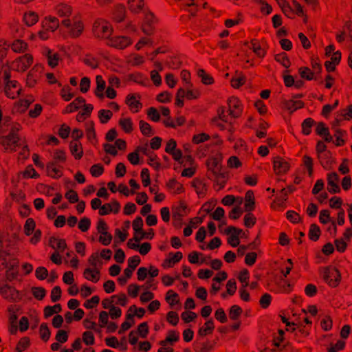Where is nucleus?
<instances>
[{"label": "nucleus", "mask_w": 352, "mask_h": 352, "mask_svg": "<svg viewBox=\"0 0 352 352\" xmlns=\"http://www.w3.org/2000/svg\"><path fill=\"white\" fill-rule=\"evenodd\" d=\"M299 74L302 78L308 80H312L314 77V73L308 67H300L299 69Z\"/></svg>", "instance_id": "nucleus-57"}, {"label": "nucleus", "mask_w": 352, "mask_h": 352, "mask_svg": "<svg viewBox=\"0 0 352 352\" xmlns=\"http://www.w3.org/2000/svg\"><path fill=\"white\" fill-rule=\"evenodd\" d=\"M20 129V124L14 123L12 125L8 135L0 138V143L4 146L6 150L14 151L15 148L19 146V138L16 133Z\"/></svg>", "instance_id": "nucleus-1"}, {"label": "nucleus", "mask_w": 352, "mask_h": 352, "mask_svg": "<svg viewBox=\"0 0 352 352\" xmlns=\"http://www.w3.org/2000/svg\"><path fill=\"white\" fill-rule=\"evenodd\" d=\"M133 314L129 313L126 315V320L124 322L118 333H123L125 331L128 330L134 324Z\"/></svg>", "instance_id": "nucleus-35"}, {"label": "nucleus", "mask_w": 352, "mask_h": 352, "mask_svg": "<svg viewBox=\"0 0 352 352\" xmlns=\"http://www.w3.org/2000/svg\"><path fill=\"white\" fill-rule=\"evenodd\" d=\"M38 20V14L32 11L25 13L23 16V21L25 24L28 26H32L37 23Z\"/></svg>", "instance_id": "nucleus-31"}, {"label": "nucleus", "mask_w": 352, "mask_h": 352, "mask_svg": "<svg viewBox=\"0 0 352 352\" xmlns=\"http://www.w3.org/2000/svg\"><path fill=\"white\" fill-rule=\"evenodd\" d=\"M109 316L108 312L105 311H102L100 312L98 316L99 325L101 328L105 327L106 325L109 323Z\"/></svg>", "instance_id": "nucleus-50"}, {"label": "nucleus", "mask_w": 352, "mask_h": 352, "mask_svg": "<svg viewBox=\"0 0 352 352\" xmlns=\"http://www.w3.org/2000/svg\"><path fill=\"white\" fill-rule=\"evenodd\" d=\"M338 175L336 173H332L328 175L327 177V190L331 193H337L340 191V188L338 184Z\"/></svg>", "instance_id": "nucleus-15"}, {"label": "nucleus", "mask_w": 352, "mask_h": 352, "mask_svg": "<svg viewBox=\"0 0 352 352\" xmlns=\"http://www.w3.org/2000/svg\"><path fill=\"white\" fill-rule=\"evenodd\" d=\"M182 258V254L180 252H176L175 254H173L171 257L167 259L165 263H166L168 267H171L176 263H178Z\"/></svg>", "instance_id": "nucleus-55"}, {"label": "nucleus", "mask_w": 352, "mask_h": 352, "mask_svg": "<svg viewBox=\"0 0 352 352\" xmlns=\"http://www.w3.org/2000/svg\"><path fill=\"white\" fill-rule=\"evenodd\" d=\"M20 88L18 83L14 80L8 81L5 87L6 95L12 99L16 98L20 94Z\"/></svg>", "instance_id": "nucleus-14"}, {"label": "nucleus", "mask_w": 352, "mask_h": 352, "mask_svg": "<svg viewBox=\"0 0 352 352\" xmlns=\"http://www.w3.org/2000/svg\"><path fill=\"white\" fill-rule=\"evenodd\" d=\"M166 300L170 305H175L179 302L178 294L173 290H168L166 293Z\"/></svg>", "instance_id": "nucleus-44"}, {"label": "nucleus", "mask_w": 352, "mask_h": 352, "mask_svg": "<svg viewBox=\"0 0 352 352\" xmlns=\"http://www.w3.org/2000/svg\"><path fill=\"white\" fill-rule=\"evenodd\" d=\"M42 26L47 30L54 32L59 26V21L55 16H47L42 21Z\"/></svg>", "instance_id": "nucleus-18"}, {"label": "nucleus", "mask_w": 352, "mask_h": 352, "mask_svg": "<svg viewBox=\"0 0 352 352\" xmlns=\"http://www.w3.org/2000/svg\"><path fill=\"white\" fill-rule=\"evenodd\" d=\"M131 43V38L124 36H113L107 41L108 45L120 50L124 49Z\"/></svg>", "instance_id": "nucleus-8"}, {"label": "nucleus", "mask_w": 352, "mask_h": 352, "mask_svg": "<svg viewBox=\"0 0 352 352\" xmlns=\"http://www.w3.org/2000/svg\"><path fill=\"white\" fill-rule=\"evenodd\" d=\"M341 59V53L339 51L334 52L330 60H327L324 63V66L328 72H333L336 65H338Z\"/></svg>", "instance_id": "nucleus-19"}, {"label": "nucleus", "mask_w": 352, "mask_h": 352, "mask_svg": "<svg viewBox=\"0 0 352 352\" xmlns=\"http://www.w3.org/2000/svg\"><path fill=\"white\" fill-rule=\"evenodd\" d=\"M108 314L111 319L115 320V319L119 318L121 316L122 310L119 307L113 305L109 309V312Z\"/></svg>", "instance_id": "nucleus-62"}, {"label": "nucleus", "mask_w": 352, "mask_h": 352, "mask_svg": "<svg viewBox=\"0 0 352 352\" xmlns=\"http://www.w3.org/2000/svg\"><path fill=\"white\" fill-rule=\"evenodd\" d=\"M104 171V168L102 165L100 164H95L92 166L90 168V173L92 176L94 177H99L102 174Z\"/></svg>", "instance_id": "nucleus-63"}, {"label": "nucleus", "mask_w": 352, "mask_h": 352, "mask_svg": "<svg viewBox=\"0 0 352 352\" xmlns=\"http://www.w3.org/2000/svg\"><path fill=\"white\" fill-rule=\"evenodd\" d=\"M70 151L76 159L79 160L82 157L83 151L81 144L79 142L76 140L71 142Z\"/></svg>", "instance_id": "nucleus-26"}, {"label": "nucleus", "mask_w": 352, "mask_h": 352, "mask_svg": "<svg viewBox=\"0 0 352 352\" xmlns=\"http://www.w3.org/2000/svg\"><path fill=\"white\" fill-rule=\"evenodd\" d=\"M289 168V164L283 158L276 157L274 160V170L276 174L285 173Z\"/></svg>", "instance_id": "nucleus-17"}, {"label": "nucleus", "mask_w": 352, "mask_h": 352, "mask_svg": "<svg viewBox=\"0 0 352 352\" xmlns=\"http://www.w3.org/2000/svg\"><path fill=\"white\" fill-rule=\"evenodd\" d=\"M275 59L286 68H288L290 66V61L285 53H281L276 55Z\"/></svg>", "instance_id": "nucleus-49"}, {"label": "nucleus", "mask_w": 352, "mask_h": 352, "mask_svg": "<svg viewBox=\"0 0 352 352\" xmlns=\"http://www.w3.org/2000/svg\"><path fill=\"white\" fill-rule=\"evenodd\" d=\"M39 333L41 338L47 341L50 338V332L47 327V325L45 323H43L40 326L39 329Z\"/></svg>", "instance_id": "nucleus-54"}, {"label": "nucleus", "mask_w": 352, "mask_h": 352, "mask_svg": "<svg viewBox=\"0 0 352 352\" xmlns=\"http://www.w3.org/2000/svg\"><path fill=\"white\" fill-rule=\"evenodd\" d=\"M47 175L54 178L60 177L62 175V171L59 166L54 165L53 163H50L47 166Z\"/></svg>", "instance_id": "nucleus-29"}, {"label": "nucleus", "mask_w": 352, "mask_h": 352, "mask_svg": "<svg viewBox=\"0 0 352 352\" xmlns=\"http://www.w3.org/2000/svg\"><path fill=\"white\" fill-rule=\"evenodd\" d=\"M168 190L174 194H179L184 191L182 184L178 182L175 179H170L166 184Z\"/></svg>", "instance_id": "nucleus-24"}, {"label": "nucleus", "mask_w": 352, "mask_h": 352, "mask_svg": "<svg viewBox=\"0 0 352 352\" xmlns=\"http://www.w3.org/2000/svg\"><path fill=\"white\" fill-rule=\"evenodd\" d=\"M42 67L41 65H35L28 73L26 82L29 87H33L41 76Z\"/></svg>", "instance_id": "nucleus-13"}, {"label": "nucleus", "mask_w": 352, "mask_h": 352, "mask_svg": "<svg viewBox=\"0 0 352 352\" xmlns=\"http://www.w3.org/2000/svg\"><path fill=\"white\" fill-rule=\"evenodd\" d=\"M320 234V228L316 224H311L309 231V239L314 241H316L319 239Z\"/></svg>", "instance_id": "nucleus-38"}, {"label": "nucleus", "mask_w": 352, "mask_h": 352, "mask_svg": "<svg viewBox=\"0 0 352 352\" xmlns=\"http://www.w3.org/2000/svg\"><path fill=\"white\" fill-rule=\"evenodd\" d=\"M304 166L307 168L309 175H313V160L308 155H305L302 158Z\"/></svg>", "instance_id": "nucleus-53"}, {"label": "nucleus", "mask_w": 352, "mask_h": 352, "mask_svg": "<svg viewBox=\"0 0 352 352\" xmlns=\"http://www.w3.org/2000/svg\"><path fill=\"white\" fill-rule=\"evenodd\" d=\"M124 15H125L124 7L122 5H119L116 8V9L113 13V18L114 21H116L117 22H120L124 19Z\"/></svg>", "instance_id": "nucleus-36"}, {"label": "nucleus", "mask_w": 352, "mask_h": 352, "mask_svg": "<svg viewBox=\"0 0 352 352\" xmlns=\"http://www.w3.org/2000/svg\"><path fill=\"white\" fill-rule=\"evenodd\" d=\"M96 89L94 91L98 98H103L104 96V91L106 87V82L102 76L98 75L96 78Z\"/></svg>", "instance_id": "nucleus-22"}, {"label": "nucleus", "mask_w": 352, "mask_h": 352, "mask_svg": "<svg viewBox=\"0 0 352 352\" xmlns=\"http://www.w3.org/2000/svg\"><path fill=\"white\" fill-rule=\"evenodd\" d=\"M192 86H185L186 89V98L188 100L196 99L199 96V91L196 89H191Z\"/></svg>", "instance_id": "nucleus-56"}, {"label": "nucleus", "mask_w": 352, "mask_h": 352, "mask_svg": "<svg viewBox=\"0 0 352 352\" xmlns=\"http://www.w3.org/2000/svg\"><path fill=\"white\" fill-rule=\"evenodd\" d=\"M303 105V102L300 100H289L286 102V108L291 112H294L296 110L302 108Z\"/></svg>", "instance_id": "nucleus-43"}, {"label": "nucleus", "mask_w": 352, "mask_h": 352, "mask_svg": "<svg viewBox=\"0 0 352 352\" xmlns=\"http://www.w3.org/2000/svg\"><path fill=\"white\" fill-rule=\"evenodd\" d=\"M50 245L52 248L56 250V252H63L67 248L65 240L56 237L50 238Z\"/></svg>", "instance_id": "nucleus-21"}, {"label": "nucleus", "mask_w": 352, "mask_h": 352, "mask_svg": "<svg viewBox=\"0 0 352 352\" xmlns=\"http://www.w3.org/2000/svg\"><path fill=\"white\" fill-rule=\"evenodd\" d=\"M253 52L256 54L257 56L263 58L265 55V52L261 46L255 41H252L251 46L250 47Z\"/></svg>", "instance_id": "nucleus-52"}, {"label": "nucleus", "mask_w": 352, "mask_h": 352, "mask_svg": "<svg viewBox=\"0 0 352 352\" xmlns=\"http://www.w3.org/2000/svg\"><path fill=\"white\" fill-rule=\"evenodd\" d=\"M36 227L35 221L32 218H28L24 225V232L27 236L31 235Z\"/></svg>", "instance_id": "nucleus-37"}, {"label": "nucleus", "mask_w": 352, "mask_h": 352, "mask_svg": "<svg viewBox=\"0 0 352 352\" xmlns=\"http://www.w3.org/2000/svg\"><path fill=\"white\" fill-rule=\"evenodd\" d=\"M0 294L8 300L14 301L20 298V295L18 291L14 287L0 283Z\"/></svg>", "instance_id": "nucleus-7"}, {"label": "nucleus", "mask_w": 352, "mask_h": 352, "mask_svg": "<svg viewBox=\"0 0 352 352\" xmlns=\"http://www.w3.org/2000/svg\"><path fill=\"white\" fill-rule=\"evenodd\" d=\"M83 276L87 280L97 283L100 279V271L98 269L87 267L85 270Z\"/></svg>", "instance_id": "nucleus-20"}, {"label": "nucleus", "mask_w": 352, "mask_h": 352, "mask_svg": "<svg viewBox=\"0 0 352 352\" xmlns=\"http://www.w3.org/2000/svg\"><path fill=\"white\" fill-rule=\"evenodd\" d=\"M93 31L96 36L98 38L109 39L112 33L113 29L111 24L103 19H98L95 21Z\"/></svg>", "instance_id": "nucleus-2"}, {"label": "nucleus", "mask_w": 352, "mask_h": 352, "mask_svg": "<svg viewBox=\"0 0 352 352\" xmlns=\"http://www.w3.org/2000/svg\"><path fill=\"white\" fill-rule=\"evenodd\" d=\"M112 299L114 300L113 305L116 306H125L127 304V298L124 294H119L117 295H113Z\"/></svg>", "instance_id": "nucleus-41"}, {"label": "nucleus", "mask_w": 352, "mask_h": 352, "mask_svg": "<svg viewBox=\"0 0 352 352\" xmlns=\"http://www.w3.org/2000/svg\"><path fill=\"white\" fill-rule=\"evenodd\" d=\"M322 273L323 279L329 286L336 287L338 285L340 281V274L335 267H324Z\"/></svg>", "instance_id": "nucleus-3"}, {"label": "nucleus", "mask_w": 352, "mask_h": 352, "mask_svg": "<svg viewBox=\"0 0 352 352\" xmlns=\"http://www.w3.org/2000/svg\"><path fill=\"white\" fill-rule=\"evenodd\" d=\"M113 113L110 110L101 109L98 112V117L102 123H107L112 117Z\"/></svg>", "instance_id": "nucleus-48"}, {"label": "nucleus", "mask_w": 352, "mask_h": 352, "mask_svg": "<svg viewBox=\"0 0 352 352\" xmlns=\"http://www.w3.org/2000/svg\"><path fill=\"white\" fill-rule=\"evenodd\" d=\"M28 43L23 40L16 39L10 45V47L15 53H23L28 49Z\"/></svg>", "instance_id": "nucleus-25"}, {"label": "nucleus", "mask_w": 352, "mask_h": 352, "mask_svg": "<svg viewBox=\"0 0 352 352\" xmlns=\"http://www.w3.org/2000/svg\"><path fill=\"white\" fill-rule=\"evenodd\" d=\"M245 210L250 212L254 208V196L252 190H248L245 196Z\"/></svg>", "instance_id": "nucleus-27"}, {"label": "nucleus", "mask_w": 352, "mask_h": 352, "mask_svg": "<svg viewBox=\"0 0 352 352\" xmlns=\"http://www.w3.org/2000/svg\"><path fill=\"white\" fill-rule=\"evenodd\" d=\"M192 186L195 189L199 196H203L206 191L205 183L199 179H195L192 182Z\"/></svg>", "instance_id": "nucleus-33"}, {"label": "nucleus", "mask_w": 352, "mask_h": 352, "mask_svg": "<svg viewBox=\"0 0 352 352\" xmlns=\"http://www.w3.org/2000/svg\"><path fill=\"white\" fill-rule=\"evenodd\" d=\"M229 115L233 118H239L242 113V107L237 98L232 97L228 101Z\"/></svg>", "instance_id": "nucleus-9"}, {"label": "nucleus", "mask_w": 352, "mask_h": 352, "mask_svg": "<svg viewBox=\"0 0 352 352\" xmlns=\"http://www.w3.org/2000/svg\"><path fill=\"white\" fill-rule=\"evenodd\" d=\"M30 344V340L27 337H24L20 340L16 347L17 352H22L25 350Z\"/></svg>", "instance_id": "nucleus-58"}, {"label": "nucleus", "mask_w": 352, "mask_h": 352, "mask_svg": "<svg viewBox=\"0 0 352 352\" xmlns=\"http://www.w3.org/2000/svg\"><path fill=\"white\" fill-rule=\"evenodd\" d=\"M242 309L238 305H233L229 311V317L231 320H237L242 314Z\"/></svg>", "instance_id": "nucleus-42"}, {"label": "nucleus", "mask_w": 352, "mask_h": 352, "mask_svg": "<svg viewBox=\"0 0 352 352\" xmlns=\"http://www.w3.org/2000/svg\"><path fill=\"white\" fill-rule=\"evenodd\" d=\"M97 230L100 234L98 239L99 242L104 245H109L112 241V235L108 232V226L104 220L98 221Z\"/></svg>", "instance_id": "nucleus-6"}, {"label": "nucleus", "mask_w": 352, "mask_h": 352, "mask_svg": "<svg viewBox=\"0 0 352 352\" xmlns=\"http://www.w3.org/2000/svg\"><path fill=\"white\" fill-rule=\"evenodd\" d=\"M126 103L130 110L136 113L142 108V104L140 102V97L136 94H129L126 98Z\"/></svg>", "instance_id": "nucleus-16"}, {"label": "nucleus", "mask_w": 352, "mask_h": 352, "mask_svg": "<svg viewBox=\"0 0 352 352\" xmlns=\"http://www.w3.org/2000/svg\"><path fill=\"white\" fill-rule=\"evenodd\" d=\"M99 301L100 298L98 296H94L91 298L85 301L84 306L87 309H92L99 303Z\"/></svg>", "instance_id": "nucleus-64"}, {"label": "nucleus", "mask_w": 352, "mask_h": 352, "mask_svg": "<svg viewBox=\"0 0 352 352\" xmlns=\"http://www.w3.org/2000/svg\"><path fill=\"white\" fill-rule=\"evenodd\" d=\"M156 19L153 14L151 12H148L145 14L144 21L142 26V32L150 35L153 33L154 25L156 23Z\"/></svg>", "instance_id": "nucleus-12"}, {"label": "nucleus", "mask_w": 352, "mask_h": 352, "mask_svg": "<svg viewBox=\"0 0 352 352\" xmlns=\"http://www.w3.org/2000/svg\"><path fill=\"white\" fill-rule=\"evenodd\" d=\"M130 10L133 12H138L143 7V0H129Z\"/></svg>", "instance_id": "nucleus-46"}, {"label": "nucleus", "mask_w": 352, "mask_h": 352, "mask_svg": "<svg viewBox=\"0 0 352 352\" xmlns=\"http://www.w3.org/2000/svg\"><path fill=\"white\" fill-rule=\"evenodd\" d=\"M33 63V57L30 54L19 56L12 63V67L17 72H25Z\"/></svg>", "instance_id": "nucleus-5"}, {"label": "nucleus", "mask_w": 352, "mask_h": 352, "mask_svg": "<svg viewBox=\"0 0 352 352\" xmlns=\"http://www.w3.org/2000/svg\"><path fill=\"white\" fill-rule=\"evenodd\" d=\"M19 261L16 258H11L8 259V264L5 266L6 269V278L11 281L14 279L18 274Z\"/></svg>", "instance_id": "nucleus-10"}, {"label": "nucleus", "mask_w": 352, "mask_h": 352, "mask_svg": "<svg viewBox=\"0 0 352 352\" xmlns=\"http://www.w3.org/2000/svg\"><path fill=\"white\" fill-rule=\"evenodd\" d=\"M272 301V296L270 294L266 293L263 294L259 301L261 306L265 309L269 307Z\"/></svg>", "instance_id": "nucleus-61"}, {"label": "nucleus", "mask_w": 352, "mask_h": 352, "mask_svg": "<svg viewBox=\"0 0 352 352\" xmlns=\"http://www.w3.org/2000/svg\"><path fill=\"white\" fill-rule=\"evenodd\" d=\"M85 102V100L82 97L76 98L72 103L67 106L65 109L63 111V113H69L77 110L80 107H82Z\"/></svg>", "instance_id": "nucleus-23"}, {"label": "nucleus", "mask_w": 352, "mask_h": 352, "mask_svg": "<svg viewBox=\"0 0 352 352\" xmlns=\"http://www.w3.org/2000/svg\"><path fill=\"white\" fill-rule=\"evenodd\" d=\"M119 124L126 133H131L133 129V122L130 118H121Z\"/></svg>", "instance_id": "nucleus-32"}, {"label": "nucleus", "mask_w": 352, "mask_h": 352, "mask_svg": "<svg viewBox=\"0 0 352 352\" xmlns=\"http://www.w3.org/2000/svg\"><path fill=\"white\" fill-rule=\"evenodd\" d=\"M56 14L60 17H67L69 16L72 14V8L66 4H60L56 8Z\"/></svg>", "instance_id": "nucleus-28"}, {"label": "nucleus", "mask_w": 352, "mask_h": 352, "mask_svg": "<svg viewBox=\"0 0 352 352\" xmlns=\"http://www.w3.org/2000/svg\"><path fill=\"white\" fill-rule=\"evenodd\" d=\"M179 333L173 330L169 331L166 340L161 341L160 344L161 346H166L168 343L172 344L173 343L177 342L179 340Z\"/></svg>", "instance_id": "nucleus-30"}, {"label": "nucleus", "mask_w": 352, "mask_h": 352, "mask_svg": "<svg viewBox=\"0 0 352 352\" xmlns=\"http://www.w3.org/2000/svg\"><path fill=\"white\" fill-rule=\"evenodd\" d=\"M186 89L184 88H179L177 90V94H176V100H175V104L177 107H182L184 105V98L186 97Z\"/></svg>", "instance_id": "nucleus-47"}, {"label": "nucleus", "mask_w": 352, "mask_h": 352, "mask_svg": "<svg viewBox=\"0 0 352 352\" xmlns=\"http://www.w3.org/2000/svg\"><path fill=\"white\" fill-rule=\"evenodd\" d=\"M197 75L201 78V82L205 85H211L213 82L212 76L204 69H198Z\"/></svg>", "instance_id": "nucleus-39"}, {"label": "nucleus", "mask_w": 352, "mask_h": 352, "mask_svg": "<svg viewBox=\"0 0 352 352\" xmlns=\"http://www.w3.org/2000/svg\"><path fill=\"white\" fill-rule=\"evenodd\" d=\"M139 124H140V131L144 135L151 136L153 134L151 126L148 123H147L143 120H141V121H140Z\"/></svg>", "instance_id": "nucleus-45"}, {"label": "nucleus", "mask_w": 352, "mask_h": 352, "mask_svg": "<svg viewBox=\"0 0 352 352\" xmlns=\"http://www.w3.org/2000/svg\"><path fill=\"white\" fill-rule=\"evenodd\" d=\"M42 54L47 58L49 66L53 68L58 65L60 60V56L58 52L48 47H44Z\"/></svg>", "instance_id": "nucleus-11"}, {"label": "nucleus", "mask_w": 352, "mask_h": 352, "mask_svg": "<svg viewBox=\"0 0 352 352\" xmlns=\"http://www.w3.org/2000/svg\"><path fill=\"white\" fill-rule=\"evenodd\" d=\"M314 123V120L311 118H307L305 119L302 124V133L305 135H309L311 132V127Z\"/></svg>", "instance_id": "nucleus-59"}, {"label": "nucleus", "mask_w": 352, "mask_h": 352, "mask_svg": "<svg viewBox=\"0 0 352 352\" xmlns=\"http://www.w3.org/2000/svg\"><path fill=\"white\" fill-rule=\"evenodd\" d=\"M91 226V221L88 217H84L78 223V227L82 232H87Z\"/></svg>", "instance_id": "nucleus-51"}, {"label": "nucleus", "mask_w": 352, "mask_h": 352, "mask_svg": "<svg viewBox=\"0 0 352 352\" xmlns=\"http://www.w3.org/2000/svg\"><path fill=\"white\" fill-rule=\"evenodd\" d=\"M83 61L85 65L93 69L96 68L98 65V61L97 60V59L91 56H86L84 58Z\"/></svg>", "instance_id": "nucleus-60"}, {"label": "nucleus", "mask_w": 352, "mask_h": 352, "mask_svg": "<svg viewBox=\"0 0 352 352\" xmlns=\"http://www.w3.org/2000/svg\"><path fill=\"white\" fill-rule=\"evenodd\" d=\"M214 329V322L212 320L206 321L204 325L199 330V334L204 336L207 334L211 333Z\"/></svg>", "instance_id": "nucleus-34"}, {"label": "nucleus", "mask_w": 352, "mask_h": 352, "mask_svg": "<svg viewBox=\"0 0 352 352\" xmlns=\"http://www.w3.org/2000/svg\"><path fill=\"white\" fill-rule=\"evenodd\" d=\"M62 24L69 29V33L73 37H78L83 30V25L76 18L64 19L62 21Z\"/></svg>", "instance_id": "nucleus-4"}, {"label": "nucleus", "mask_w": 352, "mask_h": 352, "mask_svg": "<svg viewBox=\"0 0 352 352\" xmlns=\"http://www.w3.org/2000/svg\"><path fill=\"white\" fill-rule=\"evenodd\" d=\"M61 311V306L60 304H56L54 306H47L44 309V315L46 318L52 316L54 314H58Z\"/></svg>", "instance_id": "nucleus-40"}]
</instances>
